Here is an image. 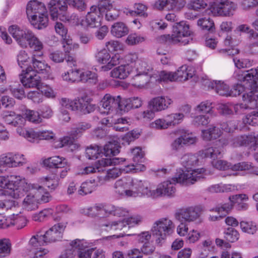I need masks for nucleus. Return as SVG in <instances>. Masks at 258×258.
<instances>
[{
  "label": "nucleus",
  "instance_id": "nucleus-35",
  "mask_svg": "<svg viewBox=\"0 0 258 258\" xmlns=\"http://www.w3.org/2000/svg\"><path fill=\"white\" fill-rule=\"evenodd\" d=\"M98 81L97 76L95 73L91 71H81L79 82L88 83L91 84H96Z\"/></svg>",
  "mask_w": 258,
  "mask_h": 258
},
{
  "label": "nucleus",
  "instance_id": "nucleus-56",
  "mask_svg": "<svg viewBox=\"0 0 258 258\" xmlns=\"http://www.w3.org/2000/svg\"><path fill=\"white\" fill-rule=\"evenodd\" d=\"M207 4L205 0H192L188 4V8L195 11L205 9Z\"/></svg>",
  "mask_w": 258,
  "mask_h": 258
},
{
  "label": "nucleus",
  "instance_id": "nucleus-16",
  "mask_svg": "<svg viewBox=\"0 0 258 258\" xmlns=\"http://www.w3.org/2000/svg\"><path fill=\"white\" fill-rule=\"evenodd\" d=\"M175 191L174 184L170 181H165L159 184L156 189H153V198L160 196L172 197Z\"/></svg>",
  "mask_w": 258,
  "mask_h": 258
},
{
  "label": "nucleus",
  "instance_id": "nucleus-25",
  "mask_svg": "<svg viewBox=\"0 0 258 258\" xmlns=\"http://www.w3.org/2000/svg\"><path fill=\"white\" fill-rule=\"evenodd\" d=\"M222 150L220 147H210L199 151V153L203 157L210 158L215 160L220 157Z\"/></svg>",
  "mask_w": 258,
  "mask_h": 258
},
{
  "label": "nucleus",
  "instance_id": "nucleus-22",
  "mask_svg": "<svg viewBox=\"0 0 258 258\" xmlns=\"http://www.w3.org/2000/svg\"><path fill=\"white\" fill-rule=\"evenodd\" d=\"M132 68L129 64L119 66L111 71L110 76L113 78L124 79L133 71Z\"/></svg>",
  "mask_w": 258,
  "mask_h": 258
},
{
  "label": "nucleus",
  "instance_id": "nucleus-18",
  "mask_svg": "<svg viewBox=\"0 0 258 258\" xmlns=\"http://www.w3.org/2000/svg\"><path fill=\"white\" fill-rule=\"evenodd\" d=\"M50 16L53 20L57 18L59 15H63L68 9L66 0H51L48 4Z\"/></svg>",
  "mask_w": 258,
  "mask_h": 258
},
{
  "label": "nucleus",
  "instance_id": "nucleus-17",
  "mask_svg": "<svg viewBox=\"0 0 258 258\" xmlns=\"http://www.w3.org/2000/svg\"><path fill=\"white\" fill-rule=\"evenodd\" d=\"M102 16L96 11L95 8L91 7L85 20H83L81 24L90 28L98 27L101 26Z\"/></svg>",
  "mask_w": 258,
  "mask_h": 258
},
{
  "label": "nucleus",
  "instance_id": "nucleus-47",
  "mask_svg": "<svg viewBox=\"0 0 258 258\" xmlns=\"http://www.w3.org/2000/svg\"><path fill=\"white\" fill-rule=\"evenodd\" d=\"M34 142L36 140H50L54 138V134L51 131H42L35 132L34 131Z\"/></svg>",
  "mask_w": 258,
  "mask_h": 258
},
{
  "label": "nucleus",
  "instance_id": "nucleus-48",
  "mask_svg": "<svg viewBox=\"0 0 258 258\" xmlns=\"http://www.w3.org/2000/svg\"><path fill=\"white\" fill-rule=\"evenodd\" d=\"M215 90L216 92L221 96H230L231 91L229 86L223 82L219 81L215 83Z\"/></svg>",
  "mask_w": 258,
  "mask_h": 258
},
{
  "label": "nucleus",
  "instance_id": "nucleus-28",
  "mask_svg": "<svg viewBox=\"0 0 258 258\" xmlns=\"http://www.w3.org/2000/svg\"><path fill=\"white\" fill-rule=\"evenodd\" d=\"M257 74V69H251L246 72H243L239 70L236 72L235 77L240 82L245 83V85H247L248 82L250 81L253 78L254 74Z\"/></svg>",
  "mask_w": 258,
  "mask_h": 258
},
{
  "label": "nucleus",
  "instance_id": "nucleus-5",
  "mask_svg": "<svg viewBox=\"0 0 258 258\" xmlns=\"http://www.w3.org/2000/svg\"><path fill=\"white\" fill-rule=\"evenodd\" d=\"M65 228L66 226L61 223L55 224L44 235L37 234L33 236L29 241V244L34 248L39 249L40 246L60 240L62 237V233Z\"/></svg>",
  "mask_w": 258,
  "mask_h": 258
},
{
  "label": "nucleus",
  "instance_id": "nucleus-42",
  "mask_svg": "<svg viewBox=\"0 0 258 258\" xmlns=\"http://www.w3.org/2000/svg\"><path fill=\"white\" fill-rule=\"evenodd\" d=\"M240 225L241 230L243 232L251 234H253L255 233L257 229L256 224L252 221L247 222L242 221L240 222Z\"/></svg>",
  "mask_w": 258,
  "mask_h": 258
},
{
  "label": "nucleus",
  "instance_id": "nucleus-12",
  "mask_svg": "<svg viewBox=\"0 0 258 258\" xmlns=\"http://www.w3.org/2000/svg\"><path fill=\"white\" fill-rule=\"evenodd\" d=\"M173 101L168 97L158 96L151 99L148 103V108L155 112L165 110L169 107Z\"/></svg>",
  "mask_w": 258,
  "mask_h": 258
},
{
  "label": "nucleus",
  "instance_id": "nucleus-14",
  "mask_svg": "<svg viewBox=\"0 0 258 258\" xmlns=\"http://www.w3.org/2000/svg\"><path fill=\"white\" fill-rule=\"evenodd\" d=\"M212 164L215 168L223 170L230 168L233 171H243L248 170L251 168V165L245 162L232 165L224 160H215L212 161Z\"/></svg>",
  "mask_w": 258,
  "mask_h": 258
},
{
  "label": "nucleus",
  "instance_id": "nucleus-60",
  "mask_svg": "<svg viewBox=\"0 0 258 258\" xmlns=\"http://www.w3.org/2000/svg\"><path fill=\"white\" fill-rule=\"evenodd\" d=\"M212 103L208 101L201 102L196 107V111L202 113H210L212 110Z\"/></svg>",
  "mask_w": 258,
  "mask_h": 258
},
{
  "label": "nucleus",
  "instance_id": "nucleus-20",
  "mask_svg": "<svg viewBox=\"0 0 258 258\" xmlns=\"http://www.w3.org/2000/svg\"><path fill=\"white\" fill-rule=\"evenodd\" d=\"M1 116L6 123L14 126L23 125L25 121V118L23 116L20 115H17L15 112L12 111H4Z\"/></svg>",
  "mask_w": 258,
  "mask_h": 258
},
{
  "label": "nucleus",
  "instance_id": "nucleus-58",
  "mask_svg": "<svg viewBox=\"0 0 258 258\" xmlns=\"http://www.w3.org/2000/svg\"><path fill=\"white\" fill-rule=\"evenodd\" d=\"M239 146H246L255 141V138L251 135H243L235 138Z\"/></svg>",
  "mask_w": 258,
  "mask_h": 258
},
{
  "label": "nucleus",
  "instance_id": "nucleus-64",
  "mask_svg": "<svg viewBox=\"0 0 258 258\" xmlns=\"http://www.w3.org/2000/svg\"><path fill=\"white\" fill-rule=\"evenodd\" d=\"M253 78L248 82L246 87L250 90V92H258V72L257 74H254Z\"/></svg>",
  "mask_w": 258,
  "mask_h": 258
},
{
  "label": "nucleus",
  "instance_id": "nucleus-26",
  "mask_svg": "<svg viewBox=\"0 0 258 258\" xmlns=\"http://www.w3.org/2000/svg\"><path fill=\"white\" fill-rule=\"evenodd\" d=\"M125 159L123 158H106L99 160L96 163V167L98 172L103 170L102 167L108 166L109 165H115L120 164L121 162L125 161Z\"/></svg>",
  "mask_w": 258,
  "mask_h": 258
},
{
  "label": "nucleus",
  "instance_id": "nucleus-29",
  "mask_svg": "<svg viewBox=\"0 0 258 258\" xmlns=\"http://www.w3.org/2000/svg\"><path fill=\"white\" fill-rule=\"evenodd\" d=\"M117 97H112L110 94H106L101 102V105L107 111L116 109L117 105Z\"/></svg>",
  "mask_w": 258,
  "mask_h": 258
},
{
  "label": "nucleus",
  "instance_id": "nucleus-8",
  "mask_svg": "<svg viewBox=\"0 0 258 258\" xmlns=\"http://www.w3.org/2000/svg\"><path fill=\"white\" fill-rule=\"evenodd\" d=\"M174 227L172 221L167 218H163L155 221L151 229L153 236L156 243L161 245L167 235L172 233Z\"/></svg>",
  "mask_w": 258,
  "mask_h": 258
},
{
  "label": "nucleus",
  "instance_id": "nucleus-2",
  "mask_svg": "<svg viewBox=\"0 0 258 258\" xmlns=\"http://www.w3.org/2000/svg\"><path fill=\"white\" fill-rule=\"evenodd\" d=\"M9 32L22 47L29 45L35 51H40L43 48L41 42L28 29H21L17 25H12L9 27Z\"/></svg>",
  "mask_w": 258,
  "mask_h": 258
},
{
  "label": "nucleus",
  "instance_id": "nucleus-54",
  "mask_svg": "<svg viewBox=\"0 0 258 258\" xmlns=\"http://www.w3.org/2000/svg\"><path fill=\"white\" fill-rule=\"evenodd\" d=\"M22 125H19L17 126V132L18 134L27 139L29 141L34 142L33 136H35V134H34V130L32 129L26 130L25 128H22Z\"/></svg>",
  "mask_w": 258,
  "mask_h": 258
},
{
  "label": "nucleus",
  "instance_id": "nucleus-43",
  "mask_svg": "<svg viewBox=\"0 0 258 258\" xmlns=\"http://www.w3.org/2000/svg\"><path fill=\"white\" fill-rule=\"evenodd\" d=\"M117 105L116 109H119L121 111L127 112L132 109L129 98H121L120 96H117Z\"/></svg>",
  "mask_w": 258,
  "mask_h": 258
},
{
  "label": "nucleus",
  "instance_id": "nucleus-10",
  "mask_svg": "<svg viewBox=\"0 0 258 258\" xmlns=\"http://www.w3.org/2000/svg\"><path fill=\"white\" fill-rule=\"evenodd\" d=\"M20 79L26 88L39 89L41 84L40 77L35 73L32 67H28L26 70H22V73L20 75Z\"/></svg>",
  "mask_w": 258,
  "mask_h": 258
},
{
  "label": "nucleus",
  "instance_id": "nucleus-1",
  "mask_svg": "<svg viewBox=\"0 0 258 258\" xmlns=\"http://www.w3.org/2000/svg\"><path fill=\"white\" fill-rule=\"evenodd\" d=\"M198 161L199 159L196 155L190 153L184 155L181 159V162L186 170L185 171H179L172 178L173 182L191 185L203 178L202 173L205 171L204 169H192V167L198 164Z\"/></svg>",
  "mask_w": 258,
  "mask_h": 258
},
{
  "label": "nucleus",
  "instance_id": "nucleus-45",
  "mask_svg": "<svg viewBox=\"0 0 258 258\" xmlns=\"http://www.w3.org/2000/svg\"><path fill=\"white\" fill-rule=\"evenodd\" d=\"M170 126H174L179 124L184 117L183 114L181 113H172L166 116Z\"/></svg>",
  "mask_w": 258,
  "mask_h": 258
},
{
  "label": "nucleus",
  "instance_id": "nucleus-41",
  "mask_svg": "<svg viewBox=\"0 0 258 258\" xmlns=\"http://www.w3.org/2000/svg\"><path fill=\"white\" fill-rule=\"evenodd\" d=\"M78 99L70 100L67 98H61L60 101L61 108H63L71 111L78 110Z\"/></svg>",
  "mask_w": 258,
  "mask_h": 258
},
{
  "label": "nucleus",
  "instance_id": "nucleus-11",
  "mask_svg": "<svg viewBox=\"0 0 258 258\" xmlns=\"http://www.w3.org/2000/svg\"><path fill=\"white\" fill-rule=\"evenodd\" d=\"M72 248L77 249L79 258H91L93 252L96 248H91L90 244L84 240L77 239L71 243Z\"/></svg>",
  "mask_w": 258,
  "mask_h": 258
},
{
  "label": "nucleus",
  "instance_id": "nucleus-55",
  "mask_svg": "<svg viewBox=\"0 0 258 258\" xmlns=\"http://www.w3.org/2000/svg\"><path fill=\"white\" fill-rule=\"evenodd\" d=\"M95 57L98 62L101 63H106L110 59V55L106 49L99 51L96 54Z\"/></svg>",
  "mask_w": 258,
  "mask_h": 258
},
{
  "label": "nucleus",
  "instance_id": "nucleus-32",
  "mask_svg": "<svg viewBox=\"0 0 258 258\" xmlns=\"http://www.w3.org/2000/svg\"><path fill=\"white\" fill-rule=\"evenodd\" d=\"M33 70L35 73L48 74L50 72V67L44 62L37 60L32 57Z\"/></svg>",
  "mask_w": 258,
  "mask_h": 258
},
{
  "label": "nucleus",
  "instance_id": "nucleus-62",
  "mask_svg": "<svg viewBox=\"0 0 258 258\" xmlns=\"http://www.w3.org/2000/svg\"><path fill=\"white\" fill-rule=\"evenodd\" d=\"M173 72H167L165 71H161L159 74L158 80L165 82L175 81Z\"/></svg>",
  "mask_w": 258,
  "mask_h": 258
},
{
  "label": "nucleus",
  "instance_id": "nucleus-36",
  "mask_svg": "<svg viewBox=\"0 0 258 258\" xmlns=\"http://www.w3.org/2000/svg\"><path fill=\"white\" fill-rule=\"evenodd\" d=\"M175 81H183L188 80L192 77L191 73L187 72L186 66H183L175 72H173Z\"/></svg>",
  "mask_w": 258,
  "mask_h": 258
},
{
  "label": "nucleus",
  "instance_id": "nucleus-24",
  "mask_svg": "<svg viewBox=\"0 0 258 258\" xmlns=\"http://www.w3.org/2000/svg\"><path fill=\"white\" fill-rule=\"evenodd\" d=\"M44 163L49 167H54L55 168H64L68 164L66 158L60 157L59 156L48 158L44 160Z\"/></svg>",
  "mask_w": 258,
  "mask_h": 258
},
{
  "label": "nucleus",
  "instance_id": "nucleus-19",
  "mask_svg": "<svg viewBox=\"0 0 258 258\" xmlns=\"http://www.w3.org/2000/svg\"><path fill=\"white\" fill-rule=\"evenodd\" d=\"M20 157L19 154L15 155L11 153L3 154L0 156V166L12 167L22 165L24 162L18 160V157Z\"/></svg>",
  "mask_w": 258,
  "mask_h": 258
},
{
  "label": "nucleus",
  "instance_id": "nucleus-33",
  "mask_svg": "<svg viewBox=\"0 0 258 258\" xmlns=\"http://www.w3.org/2000/svg\"><path fill=\"white\" fill-rule=\"evenodd\" d=\"M38 202L37 199L34 195H28L24 199L23 206L24 209L28 211H32L38 208Z\"/></svg>",
  "mask_w": 258,
  "mask_h": 258
},
{
  "label": "nucleus",
  "instance_id": "nucleus-52",
  "mask_svg": "<svg viewBox=\"0 0 258 258\" xmlns=\"http://www.w3.org/2000/svg\"><path fill=\"white\" fill-rule=\"evenodd\" d=\"M224 234L226 239L230 242L236 241L239 238L238 232L232 227L227 228Z\"/></svg>",
  "mask_w": 258,
  "mask_h": 258
},
{
  "label": "nucleus",
  "instance_id": "nucleus-59",
  "mask_svg": "<svg viewBox=\"0 0 258 258\" xmlns=\"http://www.w3.org/2000/svg\"><path fill=\"white\" fill-rule=\"evenodd\" d=\"M66 4L72 6L80 11H83L86 9L87 5L84 0H66Z\"/></svg>",
  "mask_w": 258,
  "mask_h": 258
},
{
  "label": "nucleus",
  "instance_id": "nucleus-63",
  "mask_svg": "<svg viewBox=\"0 0 258 258\" xmlns=\"http://www.w3.org/2000/svg\"><path fill=\"white\" fill-rule=\"evenodd\" d=\"M11 245L6 239L0 240V257H5L10 252Z\"/></svg>",
  "mask_w": 258,
  "mask_h": 258
},
{
  "label": "nucleus",
  "instance_id": "nucleus-9",
  "mask_svg": "<svg viewBox=\"0 0 258 258\" xmlns=\"http://www.w3.org/2000/svg\"><path fill=\"white\" fill-rule=\"evenodd\" d=\"M236 8V4L229 0H214L206 13L214 16L229 17L233 15Z\"/></svg>",
  "mask_w": 258,
  "mask_h": 258
},
{
  "label": "nucleus",
  "instance_id": "nucleus-38",
  "mask_svg": "<svg viewBox=\"0 0 258 258\" xmlns=\"http://www.w3.org/2000/svg\"><path fill=\"white\" fill-rule=\"evenodd\" d=\"M197 24L204 31L212 33L215 30L214 23L209 18L205 17L200 19L198 20Z\"/></svg>",
  "mask_w": 258,
  "mask_h": 258
},
{
  "label": "nucleus",
  "instance_id": "nucleus-23",
  "mask_svg": "<svg viewBox=\"0 0 258 258\" xmlns=\"http://www.w3.org/2000/svg\"><path fill=\"white\" fill-rule=\"evenodd\" d=\"M96 108V105L90 102V99L88 97L83 96L78 99V110L84 114L92 112Z\"/></svg>",
  "mask_w": 258,
  "mask_h": 258
},
{
  "label": "nucleus",
  "instance_id": "nucleus-46",
  "mask_svg": "<svg viewBox=\"0 0 258 258\" xmlns=\"http://www.w3.org/2000/svg\"><path fill=\"white\" fill-rule=\"evenodd\" d=\"M185 0H168L166 6H168V9L179 11L185 6Z\"/></svg>",
  "mask_w": 258,
  "mask_h": 258
},
{
  "label": "nucleus",
  "instance_id": "nucleus-53",
  "mask_svg": "<svg viewBox=\"0 0 258 258\" xmlns=\"http://www.w3.org/2000/svg\"><path fill=\"white\" fill-rule=\"evenodd\" d=\"M145 40V38L144 37L136 33H132L127 36L125 42L129 45H134L144 41Z\"/></svg>",
  "mask_w": 258,
  "mask_h": 258
},
{
  "label": "nucleus",
  "instance_id": "nucleus-44",
  "mask_svg": "<svg viewBox=\"0 0 258 258\" xmlns=\"http://www.w3.org/2000/svg\"><path fill=\"white\" fill-rule=\"evenodd\" d=\"M24 118H27L29 121L34 123H38L42 121V118L39 113L37 111L31 110H26L23 114Z\"/></svg>",
  "mask_w": 258,
  "mask_h": 258
},
{
  "label": "nucleus",
  "instance_id": "nucleus-31",
  "mask_svg": "<svg viewBox=\"0 0 258 258\" xmlns=\"http://www.w3.org/2000/svg\"><path fill=\"white\" fill-rule=\"evenodd\" d=\"M221 134V130L218 127L212 125L209 129L202 131V136L204 140L210 141L219 138Z\"/></svg>",
  "mask_w": 258,
  "mask_h": 258
},
{
  "label": "nucleus",
  "instance_id": "nucleus-57",
  "mask_svg": "<svg viewBox=\"0 0 258 258\" xmlns=\"http://www.w3.org/2000/svg\"><path fill=\"white\" fill-rule=\"evenodd\" d=\"M17 203L13 200L0 201V215L9 209L15 208Z\"/></svg>",
  "mask_w": 258,
  "mask_h": 258
},
{
  "label": "nucleus",
  "instance_id": "nucleus-34",
  "mask_svg": "<svg viewBox=\"0 0 258 258\" xmlns=\"http://www.w3.org/2000/svg\"><path fill=\"white\" fill-rule=\"evenodd\" d=\"M91 7L95 8L96 11L103 16V14L112 9L113 5L110 0H98L97 6L93 5Z\"/></svg>",
  "mask_w": 258,
  "mask_h": 258
},
{
  "label": "nucleus",
  "instance_id": "nucleus-4",
  "mask_svg": "<svg viewBox=\"0 0 258 258\" xmlns=\"http://www.w3.org/2000/svg\"><path fill=\"white\" fill-rule=\"evenodd\" d=\"M192 32L189 29V26L184 21L176 23L173 26L171 35H164L159 38L161 42H168L173 44L180 43L185 45L192 41L191 37Z\"/></svg>",
  "mask_w": 258,
  "mask_h": 258
},
{
  "label": "nucleus",
  "instance_id": "nucleus-15",
  "mask_svg": "<svg viewBox=\"0 0 258 258\" xmlns=\"http://www.w3.org/2000/svg\"><path fill=\"white\" fill-rule=\"evenodd\" d=\"M133 179L130 177H123L117 180L114 185L116 192L120 195L125 194L128 196H136V191L127 189L132 186Z\"/></svg>",
  "mask_w": 258,
  "mask_h": 258
},
{
  "label": "nucleus",
  "instance_id": "nucleus-13",
  "mask_svg": "<svg viewBox=\"0 0 258 258\" xmlns=\"http://www.w3.org/2000/svg\"><path fill=\"white\" fill-rule=\"evenodd\" d=\"M201 211L196 207H189L181 209L176 214V219L179 222H192L197 220L200 216Z\"/></svg>",
  "mask_w": 258,
  "mask_h": 258
},
{
  "label": "nucleus",
  "instance_id": "nucleus-49",
  "mask_svg": "<svg viewBox=\"0 0 258 258\" xmlns=\"http://www.w3.org/2000/svg\"><path fill=\"white\" fill-rule=\"evenodd\" d=\"M248 93L244 94L242 98L244 103L239 104L241 111L246 109H254L256 106L255 101H251Z\"/></svg>",
  "mask_w": 258,
  "mask_h": 258
},
{
  "label": "nucleus",
  "instance_id": "nucleus-7",
  "mask_svg": "<svg viewBox=\"0 0 258 258\" xmlns=\"http://www.w3.org/2000/svg\"><path fill=\"white\" fill-rule=\"evenodd\" d=\"M141 221L136 217H131L127 219H123L122 221L112 223L104 224L101 225L102 230L107 232H110L111 233H116L110 236L112 238H118L122 237L124 236H129L130 234H126L127 230L130 227V225L132 224H138Z\"/></svg>",
  "mask_w": 258,
  "mask_h": 258
},
{
  "label": "nucleus",
  "instance_id": "nucleus-21",
  "mask_svg": "<svg viewBox=\"0 0 258 258\" xmlns=\"http://www.w3.org/2000/svg\"><path fill=\"white\" fill-rule=\"evenodd\" d=\"M132 189L136 192L141 193L143 195H146L149 197L153 198V190H151L149 186V183L146 181L141 180H133L132 183ZM137 193H136V195Z\"/></svg>",
  "mask_w": 258,
  "mask_h": 258
},
{
  "label": "nucleus",
  "instance_id": "nucleus-30",
  "mask_svg": "<svg viewBox=\"0 0 258 258\" xmlns=\"http://www.w3.org/2000/svg\"><path fill=\"white\" fill-rule=\"evenodd\" d=\"M120 146L117 141L109 142L104 147V154L106 157H111L119 153Z\"/></svg>",
  "mask_w": 258,
  "mask_h": 258
},
{
  "label": "nucleus",
  "instance_id": "nucleus-40",
  "mask_svg": "<svg viewBox=\"0 0 258 258\" xmlns=\"http://www.w3.org/2000/svg\"><path fill=\"white\" fill-rule=\"evenodd\" d=\"M95 179L83 182L80 188L78 190L79 194L80 195H84L90 194L93 191L96 185L95 184Z\"/></svg>",
  "mask_w": 258,
  "mask_h": 258
},
{
  "label": "nucleus",
  "instance_id": "nucleus-51",
  "mask_svg": "<svg viewBox=\"0 0 258 258\" xmlns=\"http://www.w3.org/2000/svg\"><path fill=\"white\" fill-rule=\"evenodd\" d=\"M131 156L135 164H138L144 160V154L141 148L136 147L131 150Z\"/></svg>",
  "mask_w": 258,
  "mask_h": 258
},
{
  "label": "nucleus",
  "instance_id": "nucleus-61",
  "mask_svg": "<svg viewBox=\"0 0 258 258\" xmlns=\"http://www.w3.org/2000/svg\"><path fill=\"white\" fill-rule=\"evenodd\" d=\"M56 32L61 36L62 39L66 40L70 37L68 35V29L61 23L56 22L55 25Z\"/></svg>",
  "mask_w": 258,
  "mask_h": 258
},
{
  "label": "nucleus",
  "instance_id": "nucleus-3",
  "mask_svg": "<svg viewBox=\"0 0 258 258\" xmlns=\"http://www.w3.org/2000/svg\"><path fill=\"white\" fill-rule=\"evenodd\" d=\"M26 13L34 27L42 29L47 27L48 19L44 4L36 0L30 1L27 6Z\"/></svg>",
  "mask_w": 258,
  "mask_h": 258
},
{
  "label": "nucleus",
  "instance_id": "nucleus-27",
  "mask_svg": "<svg viewBox=\"0 0 258 258\" xmlns=\"http://www.w3.org/2000/svg\"><path fill=\"white\" fill-rule=\"evenodd\" d=\"M111 34L117 37L120 38L128 33V28L123 22H116L111 27Z\"/></svg>",
  "mask_w": 258,
  "mask_h": 258
},
{
  "label": "nucleus",
  "instance_id": "nucleus-37",
  "mask_svg": "<svg viewBox=\"0 0 258 258\" xmlns=\"http://www.w3.org/2000/svg\"><path fill=\"white\" fill-rule=\"evenodd\" d=\"M17 61L19 66L23 70H26L27 67H31L29 65L32 61V57L30 58L25 51L22 50L18 55Z\"/></svg>",
  "mask_w": 258,
  "mask_h": 258
},
{
  "label": "nucleus",
  "instance_id": "nucleus-50",
  "mask_svg": "<svg viewBox=\"0 0 258 258\" xmlns=\"http://www.w3.org/2000/svg\"><path fill=\"white\" fill-rule=\"evenodd\" d=\"M101 153V150L98 146H90L86 150V157L89 159H95L98 158V155Z\"/></svg>",
  "mask_w": 258,
  "mask_h": 258
},
{
  "label": "nucleus",
  "instance_id": "nucleus-6",
  "mask_svg": "<svg viewBox=\"0 0 258 258\" xmlns=\"http://www.w3.org/2000/svg\"><path fill=\"white\" fill-rule=\"evenodd\" d=\"M0 187L6 189V194L15 199L23 196L28 189V185L24 180L13 175L0 176Z\"/></svg>",
  "mask_w": 258,
  "mask_h": 258
},
{
  "label": "nucleus",
  "instance_id": "nucleus-39",
  "mask_svg": "<svg viewBox=\"0 0 258 258\" xmlns=\"http://www.w3.org/2000/svg\"><path fill=\"white\" fill-rule=\"evenodd\" d=\"M81 71L79 69H72L62 76L63 80L72 82H79Z\"/></svg>",
  "mask_w": 258,
  "mask_h": 258
}]
</instances>
